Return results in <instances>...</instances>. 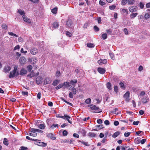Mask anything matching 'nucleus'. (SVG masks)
<instances>
[{
  "label": "nucleus",
  "instance_id": "f257e3e1",
  "mask_svg": "<svg viewBox=\"0 0 150 150\" xmlns=\"http://www.w3.org/2000/svg\"><path fill=\"white\" fill-rule=\"evenodd\" d=\"M17 67H14L13 71L10 72L9 76V78H13L18 74V72L16 73Z\"/></svg>",
  "mask_w": 150,
  "mask_h": 150
},
{
  "label": "nucleus",
  "instance_id": "f03ea898",
  "mask_svg": "<svg viewBox=\"0 0 150 150\" xmlns=\"http://www.w3.org/2000/svg\"><path fill=\"white\" fill-rule=\"evenodd\" d=\"M38 139H35V140H34V143L35 144L41 146H45L47 145V143L41 142Z\"/></svg>",
  "mask_w": 150,
  "mask_h": 150
},
{
  "label": "nucleus",
  "instance_id": "7ed1b4c3",
  "mask_svg": "<svg viewBox=\"0 0 150 150\" xmlns=\"http://www.w3.org/2000/svg\"><path fill=\"white\" fill-rule=\"evenodd\" d=\"M139 98L141 99V101L143 104L147 103L149 100V99L147 96L141 97V98Z\"/></svg>",
  "mask_w": 150,
  "mask_h": 150
},
{
  "label": "nucleus",
  "instance_id": "20e7f679",
  "mask_svg": "<svg viewBox=\"0 0 150 150\" xmlns=\"http://www.w3.org/2000/svg\"><path fill=\"white\" fill-rule=\"evenodd\" d=\"M129 95L130 93L129 92L127 91L125 93L123 96L125 100L127 102H129L130 100V99L129 98Z\"/></svg>",
  "mask_w": 150,
  "mask_h": 150
},
{
  "label": "nucleus",
  "instance_id": "39448f33",
  "mask_svg": "<svg viewBox=\"0 0 150 150\" xmlns=\"http://www.w3.org/2000/svg\"><path fill=\"white\" fill-rule=\"evenodd\" d=\"M72 92H70L69 93V97L70 98H73V95L76 94L77 91L76 88H73L72 90Z\"/></svg>",
  "mask_w": 150,
  "mask_h": 150
},
{
  "label": "nucleus",
  "instance_id": "423d86ee",
  "mask_svg": "<svg viewBox=\"0 0 150 150\" xmlns=\"http://www.w3.org/2000/svg\"><path fill=\"white\" fill-rule=\"evenodd\" d=\"M59 117L62 118L64 120H67L68 122L70 124H71L72 123V121L69 120V119L71 118V117L67 115H64V116Z\"/></svg>",
  "mask_w": 150,
  "mask_h": 150
},
{
  "label": "nucleus",
  "instance_id": "0eeeda50",
  "mask_svg": "<svg viewBox=\"0 0 150 150\" xmlns=\"http://www.w3.org/2000/svg\"><path fill=\"white\" fill-rule=\"evenodd\" d=\"M22 18L23 20L25 22L28 24H30L31 23V21L30 18L27 17L25 15H23L22 16Z\"/></svg>",
  "mask_w": 150,
  "mask_h": 150
},
{
  "label": "nucleus",
  "instance_id": "6e6552de",
  "mask_svg": "<svg viewBox=\"0 0 150 150\" xmlns=\"http://www.w3.org/2000/svg\"><path fill=\"white\" fill-rule=\"evenodd\" d=\"M129 9L130 12L133 13L137 11V8L136 6H133L129 7Z\"/></svg>",
  "mask_w": 150,
  "mask_h": 150
},
{
  "label": "nucleus",
  "instance_id": "1a4fd4ad",
  "mask_svg": "<svg viewBox=\"0 0 150 150\" xmlns=\"http://www.w3.org/2000/svg\"><path fill=\"white\" fill-rule=\"evenodd\" d=\"M31 53L33 55H35L38 53V50L34 47L31 48L30 50Z\"/></svg>",
  "mask_w": 150,
  "mask_h": 150
},
{
  "label": "nucleus",
  "instance_id": "9d476101",
  "mask_svg": "<svg viewBox=\"0 0 150 150\" xmlns=\"http://www.w3.org/2000/svg\"><path fill=\"white\" fill-rule=\"evenodd\" d=\"M107 60L106 59H100L98 61V63L100 65H102L103 64H105L107 63Z\"/></svg>",
  "mask_w": 150,
  "mask_h": 150
},
{
  "label": "nucleus",
  "instance_id": "9b49d317",
  "mask_svg": "<svg viewBox=\"0 0 150 150\" xmlns=\"http://www.w3.org/2000/svg\"><path fill=\"white\" fill-rule=\"evenodd\" d=\"M77 81L76 79H74V81L71 80L69 82V86H71L72 87L74 88L75 85L76 83H77Z\"/></svg>",
  "mask_w": 150,
  "mask_h": 150
},
{
  "label": "nucleus",
  "instance_id": "f8f14e48",
  "mask_svg": "<svg viewBox=\"0 0 150 150\" xmlns=\"http://www.w3.org/2000/svg\"><path fill=\"white\" fill-rule=\"evenodd\" d=\"M98 71L100 74H103L105 72L106 70L104 68L99 67L98 68Z\"/></svg>",
  "mask_w": 150,
  "mask_h": 150
},
{
  "label": "nucleus",
  "instance_id": "ddd939ff",
  "mask_svg": "<svg viewBox=\"0 0 150 150\" xmlns=\"http://www.w3.org/2000/svg\"><path fill=\"white\" fill-rule=\"evenodd\" d=\"M19 60L21 64H25L26 61L25 57H21Z\"/></svg>",
  "mask_w": 150,
  "mask_h": 150
},
{
  "label": "nucleus",
  "instance_id": "4468645a",
  "mask_svg": "<svg viewBox=\"0 0 150 150\" xmlns=\"http://www.w3.org/2000/svg\"><path fill=\"white\" fill-rule=\"evenodd\" d=\"M42 81V79L41 76H38L36 79V83L38 84H40Z\"/></svg>",
  "mask_w": 150,
  "mask_h": 150
},
{
  "label": "nucleus",
  "instance_id": "2eb2a0df",
  "mask_svg": "<svg viewBox=\"0 0 150 150\" xmlns=\"http://www.w3.org/2000/svg\"><path fill=\"white\" fill-rule=\"evenodd\" d=\"M51 83V80L49 78H46L44 81V84L45 85L50 84Z\"/></svg>",
  "mask_w": 150,
  "mask_h": 150
},
{
  "label": "nucleus",
  "instance_id": "dca6fc26",
  "mask_svg": "<svg viewBox=\"0 0 150 150\" xmlns=\"http://www.w3.org/2000/svg\"><path fill=\"white\" fill-rule=\"evenodd\" d=\"M11 70V68L8 66H6L4 68V72L6 73L8 72Z\"/></svg>",
  "mask_w": 150,
  "mask_h": 150
},
{
  "label": "nucleus",
  "instance_id": "f3484780",
  "mask_svg": "<svg viewBox=\"0 0 150 150\" xmlns=\"http://www.w3.org/2000/svg\"><path fill=\"white\" fill-rule=\"evenodd\" d=\"M27 71L25 69H22L20 72V74L21 75L25 74L27 73Z\"/></svg>",
  "mask_w": 150,
  "mask_h": 150
},
{
  "label": "nucleus",
  "instance_id": "a211bd4d",
  "mask_svg": "<svg viewBox=\"0 0 150 150\" xmlns=\"http://www.w3.org/2000/svg\"><path fill=\"white\" fill-rule=\"evenodd\" d=\"M48 137L50 138L51 139L54 140L56 139L55 137H54L53 134L52 133H49L47 134Z\"/></svg>",
  "mask_w": 150,
  "mask_h": 150
},
{
  "label": "nucleus",
  "instance_id": "6ab92c4d",
  "mask_svg": "<svg viewBox=\"0 0 150 150\" xmlns=\"http://www.w3.org/2000/svg\"><path fill=\"white\" fill-rule=\"evenodd\" d=\"M67 28H70L72 26V24L71 21L70 20H68L67 22Z\"/></svg>",
  "mask_w": 150,
  "mask_h": 150
},
{
  "label": "nucleus",
  "instance_id": "aec40b11",
  "mask_svg": "<svg viewBox=\"0 0 150 150\" xmlns=\"http://www.w3.org/2000/svg\"><path fill=\"white\" fill-rule=\"evenodd\" d=\"M17 12L19 13L21 15H25V13L21 9H18L17 10Z\"/></svg>",
  "mask_w": 150,
  "mask_h": 150
},
{
  "label": "nucleus",
  "instance_id": "412c9836",
  "mask_svg": "<svg viewBox=\"0 0 150 150\" xmlns=\"http://www.w3.org/2000/svg\"><path fill=\"white\" fill-rule=\"evenodd\" d=\"M60 80L58 79H56L52 83V85L54 86H55L58 85L59 83Z\"/></svg>",
  "mask_w": 150,
  "mask_h": 150
},
{
  "label": "nucleus",
  "instance_id": "4be33fe9",
  "mask_svg": "<svg viewBox=\"0 0 150 150\" xmlns=\"http://www.w3.org/2000/svg\"><path fill=\"white\" fill-rule=\"evenodd\" d=\"M90 108L92 110H97L99 109V107L96 106L95 105H93L92 106L90 107Z\"/></svg>",
  "mask_w": 150,
  "mask_h": 150
},
{
  "label": "nucleus",
  "instance_id": "5701e85b",
  "mask_svg": "<svg viewBox=\"0 0 150 150\" xmlns=\"http://www.w3.org/2000/svg\"><path fill=\"white\" fill-rule=\"evenodd\" d=\"M120 134V132H117L115 133H114L112 135V137L113 138H115L117 137Z\"/></svg>",
  "mask_w": 150,
  "mask_h": 150
},
{
  "label": "nucleus",
  "instance_id": "b1692460",
  "mask_svg": "<svg viewBox=\"0 0 150 150\" xmlns=\"http://www.w3.org/2000/svg\"><path fill=\"white\" fill-rule=\"evenodd\" d=\"M79 132L83 136H85L86 134V132L83 129H80L79 130Z\"/></svg>",
  "mask_w": 150,
  "mask_h": 150
},
{
  "label": "nucleus",
  "instance_id": "393cba45",
  "mask_svg": "<svg viewBox=\"0 0 150 150\" xmlns=\"http://www.w3.org/2000/svg\"><path fill=\"white\" fill-rule=\"evenodd\" d=\"M38 127L41 129H44L45 127L44 123L39 124Z\"/></svg>",
  "mask_w": 150,
  "mask_h": 150
},
{
  "label": "nucleus",
  "instance_id": "a878e982",
  "mask_svg": "<svg viewBox=\"0 0 150 150\" xmlns=\"http://www.w3.org/2000/svg\"><path fill=\"white\" fill-rule=\"evenodd\" d=\"M122 13L125 15H127L128 14V11L127 9H123L121 11Z\"/></svg>",
  "mask_w": 150,
  "mask_h": 150
},
{
  "label": "nucleus",
  "instance_id": "bb28decb",
  "mask_svg": "<svg viewBox=\"0 0 150 150\" xmlns=\"http://www.w3.org/2000/svg\"><path fill=\"white\" fill-rule=\"evenodd\" d=\"M106 86L107 88L109 90H111L112 89V88H111V83L110 82H108L106 84Z\"/></svg>",
  "mask_w": 150,
  "mask_h": 150
},
{
  "label": "nucleus",
  "instance_id": "cd10ccee",
  "mask_svg": "<svg viewBox=\"0 0 150 150\" xmlns=\"http://www.w3.org/2000/svg\"><path fill=\"white\" fill-rule=\"evenodd\" d=\"M138 15V13H132L130 15V18L132 19L135 17L137 15Z\"/></svg>",
  "mask_w": 150,
  "mask_h": 150
},
{
  "label": "nucleus",
  "instance_id": "c85d7f7f",
  "mask_svg": "<svg viewBox=\"0 0 150 150\" xmlns=\"http://www.w3.org/2000/svg\"><path fill=\"white\" fill-rule=\"evenodd\" d=\"M102 38L103 40H105L107 38V35L106 33H104L102 35Z\"/></svg>",
  "mask_w": 150,
  "mask_h": 150
},
{
  "label": "nucleus",
  "instance_id": "c756f323",
  "mask_svg": "<svg viewBox=\"0 0 150 150\" xmlns=\"http://www.w3.org/2000/svg\"><path fill=\"white\" fill-rule=\"evenodd\" d=\"M34 128H32L31 129L32 130V134H31V136H33V137H35L37 135V133H36V132H34L33 131V129H34Z\"/></svg>",
  "mask_w": 150,
  "mask_h": 150
},
{
  "label": "nucleus",
  "instance_id": "7c9ffc66",
  "mask_svg": "<svg viewBox=\"0 0 150 150\" xmlns=\"http://www.w3.org/2000/svg\"><path fill=\"white\" fill-rule=\"evenodd\" d=\"M119 85L120 87L121 88L123 89H125V86L124 84L123 83L121 82L120 83Z\"/></svg>",
  "mask_w": 150,
  "mask_h": 150
},
{
  "label": "nucleus",
  "instance_id": "2f4dec72",
  "mask_svg": "<svg viewBox=\"0 0 150 150\" xmlns=\"http://www.w3.org/2000/svg\"><path fill=\"white\" fill-rule=\"evenodd\" d=\"M53 27L54 28H56L59 26V24L57 22H54L53 24Z\"/></svg>",
  "mask_w": 150,
  "mask_h": 150
},
{
  "label": "nucleus",
  "instance_id": "473e14b6",
  "mask_svg": "<svg viewBox=\"0 0 150 150\" xmlns=\"http://www.w3.org/2000/svg\"><path fill=\"white\" fill-rule=\"evenodd\" d=\"M57 8L56 7L54 8L51 10V12L54 14H56L57 13Z\"/></svg>",
  "mask_w": 150,
  "mask_h": 150
},
{
  "label": "nucleus",
  "instance_id": "72a5a7b5",
  "mask_svg": "<svg viewBox=\"0 0 150 150\" xmlns=\"http://www.w3.org/2000/svg\"><path fill=\"white\" fill-rule=\"evenodd\" d=\"M35 76V73L33 71H32L30 74L28 75V76L30 78L33 77Z\"/></svg>",
  "mask_w": 150,
  "mask_h": 150
},
{
  "label": "nucleus",
  "instance_id": "f704fd0d",
  "mask_svg": "<svg viewBox=\"0 0 150 150\" xmlns=\"http://www.w3.org/2000/svg\"><path fill=\"white\" fill-rule=\"evenodd\" d=\"M145 92L144 91H142L140 93L139 96V98H141V97H143L146 96L145 95Z\"/></svg>",
  "mask_w": 150,
  "mask_h": 150
},
{
  "label": "nucleus",
  "instance_id": "c9c22d12",
  "mask_svg": "<svg viewBox=\"0 0 150 150\" xmlns=\"http://www.w3.org/2000/svg\"><path fill=\"white\" fill-rule=\"evenodd\" d=\"M127 3L129 4H133L134 2V0H127Z\"/></svg>",
  "mask_w": 150,
  "mask_h": 150
},
{
  "label": "nucleus",
  "instance_id": "e433bc0d",
  "mask_svg": "<svg viewBox=\"0 0 150 150\" xmlns=\"http://www.w3.org/2000/svg\"><path fill=\"white\" fill-rule=\"evenodd\" d=\"M94 46V45L93 44L91 43H88L87 44V46L89 48L93 47Z\"/></svg>",
  "mask_w": 150,
  "mask_h": 150
},
{
  "label": "nucleus",
  "instance_id": "4c0bfd02",
  "mask_svg": "<svg viewBox=\"0 0 150 150\" xmlns=\"http://www.w3.org/2000/svg\"><path fill=\"white\" fill-rule=\"evenodd\" d=\"M63 86H65L67 87H69V82H64L63 84Z\"/></svg>",
  "mask_w": 150,
  "mask_h": 150
},
{
  "label": "nucleus",
  "instance_id": "58836bf2",
  "mask_svg": "<svg viewBox=\"0 0 150 150\" xmlns=\"http://www.w3.org/2000/svg\"><path fill=\"white\" fill-rule=\"evenodd\" d=\"M3 143L4 144L6 145H8V140L6 138H4L3 141Z\"/></svg>",
  "mask_w": 150,
  "mask_h": 150
},
{
  "label": "nucleus",
  "instance_id": "ea45409f",
  "mask_svg": "<svg viewBox=\"0 0 150 150\" xmlns=\"http://www.w3.org/2000/svg\"><path fill=\"white\" fill-rule=\"evenodd\" d=\"M106 31L108 34L111 35L112 32V30L111 29H109L106 30Z\"/></svg>",
  "mask_w": 150,
  "mask_h": 150
},
{
  "label": "nucleus",
  "instance_id": "a19ab883",
  "mask_svg": "<svg viewBox=\"0 0 150 150\" xmlns=\"http://www.w3.org/2000/svg\"><path fill=\"white\" fill-rule=\"evenodd\" d=\"M88 135L91 137H94L96 136V134L93 132H90L88 134Z\"/></svg>",
  "mask_w": 150,
  "mask_h": 150
},
{
  "label": "nucleus",
  "instance_id": "79ce46f5",
  "mask_svg": "<svg viewBox=\"0 0 150 150\" xmlns=\"http://www.w3.org/2000/svg\"><path fill=\"white\" fill-rule=\"evenodd\" d=\"M59 125L58 124H53L51 126V128L53 129L54 127H58Z\"/></svg>",
  "mask_w": 150,
  "mask_h": 150
},
{
  "label": "nucleus",
  "instance_id": "37998d69",
  "mask_svg": "<svg viewBox=\"0 0 150 150\" xmlns=\"http://www.w3.org/2000/svg\"><path fill=\"white\" fill-rule=\"evenodd\" d=\"M1 27H2V28L5 30H6L7 29V26L5 24H3Z\"/></svg>",
  "mask_w": 150,
  "mask_h": 150
},
{
  "label": "nucleus",
  "instance_id": "c03bdc74",
  "mask_svg": "<svg viewBox=\"0 0 150 150\" xmlns=\"http://www.w3.org/2000/svg\"><path fill=\"white\" fill-rule=\"evenodd\" d=\"M91 99L88 98L85 101V102L87 104L91 103Z\"/></svg>",
  "mask_w": 150,
  "mask_h": 150
},
{
  "label": "nucleus",
  "instance_id": "a18cd8bd",
  "mask_svg": "<svg viewBox=\"0 0 150 150\" xmlns=\"http://www.w3.org/2000/svg\"><path fill=\"white\" fill-rule=\"evenodd\" d=\"M74 141V140L71 139L67 140V142L69 143L70 144H72Z\"/></svg>",
  "mask_w": 150,
  "mask_h": 150
},
{
  "label": "nucleus",
  "instance_id": "49530a36",
  "mask_svg": "<svg viewBox=\"0 0 150 150\" xmlns=\"http://www.w3.org/2000/svg\"><path fill=\"white\" fill-rule=\"evenodd\" d=\"M60 72L59 71H57L55 74V76L57 77H59L60 76Z\"/></svg>",
  "mask_w": 150,
  "mask_h": 150
},
{
  "label": "nucleus",
  "instance_id": "de8ad7c7",
  "mask_svg": "<svg viewBox=\"0 0 150 150\" xmlns=\"http://www.w3.org/2000/svg\"><path fill=\"white\" fill-rule=\"evenodd\" d=\"M33 131L34 132H38L40 133L43 132L41 130L37 129H33Z\"/></svg>",
  "mask_w": 150,
  "mask_h": 150
},
{
  "label": "nucleus",
  "instance_id": "09e8293b",
  "mask_svg": "<svg viewBox=\"0 0 150 150\" xmlns=\"http://www.w3.org/2000/svg\"><path fill=\"white\" fill-rule=\"evenodd\" d=\"M63 87V85L62 84H60L58 86H56L55 87L56 89L57 90H58L60 88L62 87Z\"/></svg>",
  "mask_w": 150,
  "mask_h": 150
},
{
  "label": "nucleus",
  "instance_id": "8fccbe9b",
  "mask_svg": "<svg viewBox=\"0 0 150 150\" xmlns=\"http://www.w3.org/2000/svg\"><path fill=\"white\" fill-rule=\"evenodd\" d=\"M27 69L28 71L30 72L33 68L32 66L31 65H29L27 67Z\"/></svg>",
  "mask_w": 150,
  "mask_h": 150
},
{
  "label": "nucleus",
  "instance_id": "3c124183",
  "mask_svg": "<svg viewBox=\"0 0 150 150\" xmlns=\"http://www.w3.org/2000/svg\"><path fill=\"white\" fill-rule=\"evenodd\" d=\"M8 34L10 35H11V36L13 35L16 37H18V36L16 34H14L12 32H8Z\"/></svg>",
  "mask_w": 150,
  "mask_h": 150
},
{
  "label": "nucleus",
  "instance_id": "603ef678",
  "mask_svg": "<svg viewBox=\"0 0 150 150\" xmlns=\"http://www.w3.org/2000/svg\"><path fill=\"white\" fill-rule=\"evenodd\" d=\"M116 6L115 5H112L109 6V8L111 10H113L115 8Z\"/></svg>",
  "mask_w": 150,
  "mask_h": 150
},
{
  "label": "nucleus",
  "instance_id": "864d4df0",
  "mask_svg": "<svg viewBox=\"0 0 150 150\" xmlns=\"http://www.w3.org/2000/svg\"><path fill=\"white\" fill-rule=\"evenodd\" d=\"M62 134H63V136H66L67 135V134H68L66 130H64L63 131Z\"/></svg>",
  "mask_w": 150,
  "mask_h": 150
},
{
  "label": "nucleus",
  "instance_id": "5fc2aeb1",
  "mask_svg": "<svg viewBox=\"0 0 150 150\" xmlns=\"http://www.w3.org/2000/svg\"><path fill=\"white\" fill-rule=\"evenodd\" d=\"M66 35L69 37H71L72 36L71 33L69 31L66 32Z\"/></svg>",
  "mask_w": 150,
  "mask_h": 150
},
{
  "label": "nucleus",
  "instance_id": "6e6d98bb",
  "mask_svg": "<svg viewBox=\"0 0 150 150\" xmlns=\"http://www.w3.org/2000/svg\"><path fill=\"white\" fill-rule=\"evenodd\" d=\"M130 134V133L128 132H126L124 134V136L125 137H128L129 136Z\"/></svg>",
  "mask_w": 150,
  "mask_h": 150
},
{
  "label": "nucleus",
  "instance_id": "4d7b16f0",
  "mask_svg": "<svg viewBox=\"0 0 150 150\" xmlns=\"http://www.w3.org/2000/svg\"><path fill=\"white\" fill-rule=\"evenodd\" d=\"M81 143L86 146H89V145L88 144V142H85L84 141H81Z\"/></svg>",
  "mask_w": 150,
  "mask_h": 150
},
{
  "label": "nucleus",
  "instance_id": "13d9d810",
  "mask_svg": "<svg viewBox=\"0 0 150 150\" xmlns=\"http://www.w3.org/2000/svg\"><path fill=\"white\" fill-rule=\"evenodd\" d=\"M99 3L100 5H101V6H103L105 5V3L104 2H103V1H101V0H100L99 1Z\"/></svg>",
  "mask_w": 150,
  "mask_h": 150
},
{
  "label": "nucleus",
  "instance_id": "bf43d9fd",
  "mask_svg": "<svg viewBox=\"0 0 150 150\" xmlns=\"http://www.w3.org/2000/svg\"><path fill=\"white\" fill-rule=\"evenodd\" d=\"M109 54L110 57L113 60H114V54L112 53H109Z\"/></svg>",
  "mask_w": 150,
  "mask_h": 150
},
{
  "label": "nucleus",
  "instance_id": "052dcab7",
  "mask_svg": "<svg viewBox=\"0 0 150 150\" xmlns=\"http://www.w3.org/2000/svg\"><path fill=\"white\" fill-rule=\"evenodd\" d=\"M104 124L107 125H108L110 124V122L108 120H106L104 122Z\"/></svg>",
  "mask_w": 150,
  "mask_h": 150
},
{
  "label": "nucleus",
  "instance_id": "680f3d73",
  "mask_svg": "<svg viewBox=\"0 0 150 150\" xmlns=\"http://www.w3.org/2000/svg\"><path fill=\"white\" fill-rule=\"evenodd\" d=\"M150 15L148 13H146L144 15V17L146 19H148L150 17Z\"/></svg>",
  "mask_w": 150,
  "mask_h": 150
},
{
  "label": "nucleus",
  "instance_id": "e2e57ef3",
  "mask_svg": "<svg viewBox=\"0 0 150 150\" xmlns=\"http://www.w3.org/2000/svg\"><path fill=\"white\" fill-rule=\"evenodd\" d=\"M139 7L141 8H143L144 7V4L142 2H140L139 3Z\"/></svg>",
  "mask_w": 150,
  "mask_h": 150
},
{
  "label": "nucleus",
  "instance_id": "0e129e2a",
  "mask_svg": "<svg viewBox=\"0 0 150 150\" xmlns=\"http://www.w3.org/2000/svg\"><path fill=\"white\" fill-rule=\"evenodd\" d=\"M94 30L96 31H98L99 30V28L97 27V26L95 25L94 27Z\"/></svg>",
  "mask_w": 150,
  "mask_h": 150
},
{
  "label": "nucleus",
  "instance_id": "69168bd1",
  "mask_svg": "<svg viewBox=\"0 0 150 150\" xmlns=\"http://www.w3.org/2000/svg\"><path fill=\"white\" fill-rule=\"evenodd\" d=\"M139 123V121H134L133 122V124L134 125H137Z\"/></svg>",
  "mask_w": 150,
  "mask_h": 150
},
{
  "label": "nucleus",
  "instance_id": "338daca9",
  "mask_svg": "<svg viewBox=\"0 0 150 150\" xmlns=\"http://www.w3.org/2000/svg\"><path fill=\"white\" fill-rule=\"evenodd\" d=\"M73 135L74 137H76V138H78L79 137V135L78 134H76V133H74L73 134Z\"/></svg>",
  "mask_w": 150,
  "mask_h": 150
},
{
  "label": "nucleus",
  "instance_id": "774afa93",
  "mask_svg": "<svg viewBox=\"0 0 150 150\" xmlns=\"http://www.w3.org/2000/svg\"><path fill=\"white\" fill-rule=\"evenodd\" d=\"M27 148L24 146H21L20 147V150H27Z\"/></svg>",
  "mask_w": 150,
  "mask_h": 150
}]
</instances>
